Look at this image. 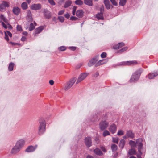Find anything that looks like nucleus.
Listing matches in <instances>:
<instances>
[{
  "label": "nucleus",
  "mask_w": 158,
  "mask_h": 158,
  "mask_svg": "<svg viewBox=\"0 0 158 158\" xmlns=\"http://www.w3.org/2000/svg\"><path fill=\"white\" fill-rule=\"evenodd\" d=\"M142 72V69H140L133 73L130 80V82H135L137 81L138 80Z\"/></svg>",
  "instance_id": "obj_1"
},
{
  "label": "nucleus",
  "mask_w": 158,
  "mask_h": 158,
  "mask_svg": "<svg viewBox=\"0 0 158 158\" xmlns=\"http://www.w3.org/2000/svg\"><path fill=\"white\" fill-rule=\"evenodd\" d=\"M46 123L44 120H42L39 123L38 128V134L40 135L43 134L45 131Z\"/></svg>",
  "instance_id": "obj_2"
},
{
  "label": "nucleus",
  "mask_w": 158,
  "mask_h": 158,
  "mask_svg": "<svg viewBox=\"0 0 158 158\" xmlns=\"http://www.w3.org/2000/svg\"><path fill=\"white\" fill-rule=\"evenodd\" d=\"M89 73L83 72L81 73L79 76L76 81V84H77L84 80L88 75Z\"/></svg>",
  "instance_id": "obj_3"
},
{
  "label": "nucleus",
  "mask_w": 158,
  "mask_h": 158,
  "mask_svg": "<svg viewBox=\"0 0 158 158\" xmlns=\"http://www.w3.org/2000/svg\"><path fill=\"white\" fill-rule=\"evenodd\" d=\"M76 81V78L75 77H73L65 85L64 89L67 90L70 89L75 83Z\"/></svg>",
  "instance_id": "obj_4"
},
{
  "label": "nucleus",
  "mask_w": 158,
  "mask_h": 158,
  "mask_svg": "<svg viewBox=\"0 0 158 158\" xmlns=\"http://www.w3.org/2000/svg\"><path fill=\"white\" fill-rule=\"evenodd\" d=\"M137 64V62L136 61H123L121 62L118 64V65H130L135 64Z\"/></svg>",
  "instance_id": "obj_5"
},
{
  "label": "nucleus",
  "mask_w": 158,
  "mask_h": 158,
  "mask_svg": "<svg viewBox=\"0 0 158 158\" xmlns=\"http://www.w3.org/2000/svg\"><path fill=\"white\" fill-rule=\"evenodd\" d=\"M137 144L139 143L138 152H139V154L137 155V157L138 158H142L140 156V155L142 154L141 152V149H142L143 147L142 140L141 139L138 140L137 141Z\"/></svg>",
  "instance_id": "obj_6"
},
{
  "label": "nucleus",
  "mask_w": 158,
  "mask_h": 158,
  "mask_svg": "<svg viewBox=\"0 0 158 158\" xmlns=\"http://www.w3.org/2000/svg\"><path fill=\"white\" fill-rule=\"evenodd\" d=\"M108 126V123L106 121H102L99 124V128L102 131L107 128Z\"/></svg>",
  "instance_id": "obj_7"
},
{
  "label": "nucleus",
  "mask_w": 158,
  "mask_h": 158,
  "mask_svg": "<svg viewBox=\"0 0 158 158\" xmlns=\"http://www.w3.org/2000/svg\"><path fill=\"white\" fill-rule=\"evenodd\" d=\"M9 6V3L6 1H3L0 5V11H2L5 10L6 7Z\"/></svg>",
  "instance_id": "obj_8"
},
{
  "label": "nucleus",
  "mask_w": 158,
  "mask_h": 158,
  "mask_svg": "<svg viewBox=\"0 0 158 158\" xmlns=\"http://www.w3.org/2000/svg\"><path fill=\"white\" fill-rule=\"evenodd\" d=\"M85 143L87 147H90L92 145L91 138L90 137L86 138L85 139Z\"/></svg>",
  "instance_id": "obj_9"
},
{
  "label": "nucleus",
  "mask_w": 158,
  "mask_h": 158,
  "mask_svg": "<svg viewBox=\"0 0 158 158\" xmlns=\"http://www.w3.org/2000/svg\"><path fill=\"white\" fill-rule=\"evenodd\" d=\"M25 141L23 139H21L18 141L16 144V145L21 149L24 145Z\"/></svg>",
  "instance_id": "obj_10"
},
{
  "label": "nucleus",
  "mask_w": 158,
  "mask_h": 158,
  "mask_svg": "<svg viewBox=\"0 0 158 158\" xmlns=\"http://www.w3.org/2000/svg\"><path fill=\"white\" fill-rule=\"evenodd\" d=\"M98 60V58L97 56L91 59L88 63V65L89 67H91L94 65L95 63Z\"/></svg>",
  "instance_id": "obj_11"
},
{
  "label": "nucleus",
  "mask_w": 158,
  "mask_h": 158,
  "mask_svg": "<svg viewBox=\"0 0 158 158\" xmlns=\"http://www.w3.org/2000/svg\"><path fill=\"white\" fill-rule=\"evenodd\" d=\"M41 7V5L40 4H33L31 6V8L33 10H37L40 9Z\"/></svg>",
  "instance_id": "obj_12"
},
{
  "label": "nucleus",
  "mask_w": 158,
  "mask_h": 158,
  "mask_svg": "<svg viewBox=\"0 0 158 158\" xmlns=\"http://www.w3.org/2000/svg\"><path fill=\"white\" fill-rule=\"evenodd\" d=\"M109 130L113 134L116 131L117 127L115 125L113 124L110 126Z\"/></svg>",
  "instance_id": "obj_13"
},
{
  "label": "nucleus",
  "mask_w": 158,
  "mask_h": 158,
  "mask_svg": "<svg viewBox=\"0 0 158 158\" xmlns=\"http://www.w3.org/2000/svg\"><path fill=\"white\" fill-rule=\"evenodd\" d=\"M37 148V145L35 146H29L26 150V151L27 152H31L34 151Z\"/></svg>",
  "instance_id": "obj_14"
},
{
  "label": "nucleus",
  "mask_w": 158,
  "mask_h": 158,
  "mask_svg": "<svg viewBox=\"0 0 158 158\" xmlns=\"http://www.w3.org/2000/svg\"><path fill=\"white\" fill-rule=\"evenodd\" d=\"M20 149L15 145L12 148L11 153L12 154H15L17 153L20 150Z\"/></svg>",
  "instance_id": "obj_15"
},
{
  "label": "nucleus",
  "mask_w": 158,
  "mask_h": 158,
  "mask_svg": "<svg viewBox=\"0 0 158 158\" xmlns=\"http://www.w3.org/2000/svg\"><path fill=\"white\" fill-rule=\"evenodd\" d=\"M27 19L28 21L32 22L33 19L31 16V11L30 10H27Z\"/></svg>",
  "instance_id": "obj_16"
},
{
  "label": "nucleus",
  "mask_w": 158,
  "mask_h": 158,
  "mask_svg": "<svg viewBox=\"0 0 158 158\" xmlns=\"http://www.w3.org/2000/svg\"><path fill=\"white\" fill-rule=\"evenodd\" d=\"M108 61V60L106 59L98 61L95 64V66H97L105 64Z\"/></svg>",
  "instance_id": "obj_17"
},
{
  "label": "nucleus",
  "mask_w": 158,
  "mask_h": 158,
  "mask_svg": "<svg viewBox=\"0 0 158 158\" xmlns=\"http://www.w3.org/2000/svg\"><path fill=\"white\" fill-rule=\"evenodd\" d=\"M44 27L43 26H40L37 28L35 31V36L36 34L39 33L42 31L44 29Z\"/></svg>",
  "instance_id": "obj_18"
},
{
  "label": "nucleus",
  "mask_w": 158,
  "mask_h": 158,
  "mask_svg": "<svg viewBox=\"0 0 158 158\" xmlns=\"http://www.w3.org/2000/svg\"><path fill=\"white\" fill-rule=\"evenodd\" d=\"M83 11L81 10H77L76 12V15L79 18H81L83 16Z\"/></svg>",
  "instance_id": "obj_19"
},
{
  "label": "nucleus",
  "mask_w": 158,
  "mask_h": 158,
  "mask_svg": "<svg viewBox=\"0 0 158 158\" xmlns=\"http://www.w3.org/2000/svg\"><path fill=\"white\" fill-rule=\"evenodd\" d=\"M157 75H158V72H156L153 73H150L148 75V78L150 79H153Z\"/></svg>",
  "instance_id": "obj_20"
},
{
  "label": "nucleus",
  "mask_w": 158,
  "mask_h": 158,
  "mask_svg": "<svg viewBox=\"0 0 158 158\" xmlns=\"http://www.w3.org/2000/svg\"><path fill=\"white\" fill-rule=\"evenodd\" d=\"M13 13L16 15H18L20 12V9L18 7H15L13 9Z\"/></svg>",
  "instance_id": "obj_21"
},
{
  "label": "nucleus",
  "mask_w": 158,
  "mask_h": 158,
  "mask_svg": "<svg viewBox=\"0 0 158 158\" xmlns=\"http://www.w3.org/2000/svg\"><path fill=\"white\" fill-rule=\"evenodd\" d=\"M126 135L127 137L132 139L134 137V135L131 131H128L127 132Z\"/></svg>",
  "instance_id": "obj_22"
},
{
  "label": "nucleus",
  "mask_w": 158,
  "mask_h": 158,
  "mask_svg": "<svg viewBox=\"0 0 158 158\" xmlns=\"http://www.w3.org/2000/svg\"><path fill=\"white\" fill-rule=\"evenodd\" d=\"M94 152L96 155L99 156H102L103 154L101 150L98 148H96L94 150Z\"/></svg>",
  "instance_id": "obj_23"
},
{
  "label": "nucleus",
  "mask_w": 158,
  "mask_h": 158,
  "mask_svg": "<svg viewBox=\"0 0 158 158\" xmlns=\"http://www.w3.org/2000/svg\"><path fill=\"white\" fill-rule=\"evenodd\" d=\"M124 43L123 42L120 43L114 46L113 48L114 49H119L124 46Z\"/></svg>",
  "instance_id": "obj_24"
},
{
  "label": "nucleus",
  "mask_w": 158,
  "mask_h": 158,
  "mask_svg": "<svg viewBox=\"0 0 158 158\" xmlns=\"http://www.w3.org/2000/svg\"><path fill=\"white\" fill-rule=\"evenodd\" d=\"M84 3L86 5L89 6L93 5L92 0H84Z\"/></svg>",
  "instance_id": "obj_25"
},
{
  "label": "nucleus",
  "mask_w": 158,
  "mask_h": 158,
  "mask_svg": "<svg viewBox=\"0 0 158 158\" xmlns=\"http://www.w3.org/2000/svg\"><path fill=\"white\" fill-rule=\"evenodd\" d=\"M104 3L106 8L107 9H109L110 8V5L109 0H104Z\"/></svg>",
  "instance_id": "obj_26"
},
{
  "label": "nucleus",
  "mask_w": 158,
  "mask_h": 158,
  "mask_svg": "<svg viewBox=\"0 0 158 158\" xmlns=\"http://www.w3.org/2000/svg\"><path fill=\"white\" fill-rule=\"evenodd\" d=\"M139 139H137L136 140V143H135V141H133L132 140H130L129 141V144H130V145L131 146V147H135L136 146V144H137L138 145V146H139V143L137 144V141Z\"/></svg>",
  "instance_id": "obj_27"
},
{
  "label": "nucleus",
  "mask_w": 158,
  "mask_h": 158,
  "mask_svg": "<svg viewBox=\"0 0 158 158\" xmlns=\"http://www.w3.org/2000/svg\"><path fill=\"white\" fill-rule=\"evenodd\" d=\"M72 3V2L70 0L67 1L64 5V7L65 8H67L70 6Z\"/></svg>",
  "instance_id": "obj_28"
},
{
  "label": "nucleus",
  "mask_w": 158,
  "mask_h": 158,
  "mask_svg": "<svg viewBox=\"0 0 158 158\" xmlns=\"http://www.w3.org/2000/svg\"><path fill=\"white\" fill-rule=\"evenodd\" d=\"M125 143V141L124 139L121 140L119 143L120 147L121 148H124Z\"/></svg>",
  "instance_id": "obj_29"
},
{
  "label": "nucleus",
  "mask_w": 158,
  "mask_h": 158,
  "mask_svg": "<svg viewBox=\"0 0 158 158\" xmlns=\"http://www.w3.org/2000/svg\"><path fill=\"white\" fill-rule=\"evenodd\" d=\"M14 66V64L13 63H10L8 66V70L9 71H12L13 69V67Z\"/></svg>",
  "instance_id": "obj_30"
},
{
  "label": "nucleus",
  "mask_w": 158,
  "mask_h": 158,
  "mask_svg": "<svg viewBox=\"0 0 158 158\" xmlns=\"http://www.w3.org/2000/svg\"><path fill=\"white\" fill-rule=\"evenodd\" d=\"M76 4L79 6H81L83 4V2L81 0H76L75 1Z\"/></svg>",
  "instance_id": "obj_31"
},
{
  "label": "nucleus",
  "mask_w": 158,
  "mask_h": 158,
  "mask_svg": "<svg viewBox=\"0 0 158 158\" xmlns=\"http://www.w3.org/2000/svg\"><path fill=\"white\" fill-rule=\"evenodd\" d=\"M97 17L98 19H103V13L100 12L98 13L97 15Z\"/></svg>",
  "instance_id": "obj_32"
},
{
  "label": "nucleus",
  "mask_w": 158,
  "mask_h": 158,
  "mask_svg": "<svg viewBox=\"0 0 158 158\" xmlns=\"http://www.w3.org/2000/svg\"><path fill=\"white\" fill-rule=\"evenodd\" d=\"M21 7L23 9L25 10L27 8V4L26 2H23L21 5Z\"/></svg>",
  "instance_id": "obj_33"
},
{
  "label": "nucleus",
  "mask_w": 158,
  "mask_h": 158,
  "mask_svg": "<svg viewBox=\"0 0 158 158\" xmlns=\"http://www.w3.org/2000/svg\"><path fill=\"white\" fill-rule=\"evenodd\" d=\"M136 153V151L134 149H131L129 151V154L130 155H132Z\"/></svg>",
  "instance_id": "obj_34"
},
{
  "label": "nucleus",
  "mask_w": 158,
  "mask_h": 158,
  "mask_svg": "<svg viewBox=\"0 0 158 158\" xmlns=\"http://www.w3.org/2000/svg\"><path fill=\"white\" fill-rule=\"evenodd\" d=\"M127 0H120L119 3V5L124 6L126 4Z\"/></svg>",
  "instance_id": "obj_35"
},
{
  "label": "nucleus",
  "mask_w": 158,
  "mask_h": 158,
  "mask_svg": "<svg viewBox=\"0 0 158 158\" xmlns=\"http://www.w3.org/2000/svg\"><path fill=\"white\" fill-rule=\"evenodd\" d=\"M111 148L112 150L113 151H115L117 149V146L115 144H112Z\"/></svg>",
  "instance_id": "obj_36"
},
{
  "label": "nucleus",
  "mask_w": 158,
  "mask_h": 158,
  "mask_svg": "<svg viewBox=\"0 0 158 158\" xmlns=\"http://www.w3.org/2000/svg\"><path fill=\"white\" fill-rule=\"evenodd\" d=\"M6 20L4 17V16L2 15H0V23L2 22V21H3L5 22L6 21Z\"/></svg>",
  "instance_id": "obj_37"
},
{
  "label": "nucleus",
  "mask_w": 158,
  "mask_h": 158,
  "mask_svg": "<svg viewBox=\"0 0 158 158\" xmlns=\"http://www.w3.org/2000/svg\"><path fill=\"white\" fill-rule=\"evenodd\" d=\"M128 49V47H125L122 48L120 50L118 51V52L119 53H122L123 52H124V51H126Z\"/></svg>",
  "instance_id": "obj_38"
},
{
  "label": "nucleus",
  "mask_w": 158,
  "mask_h": 158,
  "mask_svg": "<svg viewBox=\"0 0 158 158\" xmlns=\"http://www.w3.org/2000/svg\"><path fill=\"white\" fill-rule=\"evenodd\" d=\"M110 134L109 131L106 130H105L103 132V135L104 137H105L107 135H110Z\"/></svg>",
  "instance_id": "obj_39"
},
{
  "label": "nucleus",
  "mask_w": 158,
  "mask_h": 158,
  "mask_svg": "<svg viewBox=\"0 0 158 158\" xmlns=\"http://www.w3.org/2000/svg\"><path fill=\"white\" fill-rule=\"evenodd\" d=\"M58 19L61 22H63L64 21V18L63 16H60L58 17Z\"/></svg>",
  "instance_id": "obj_40"
},
{
  "label": "nucleus",
  "mask_w": 158,
  "mask_h": 158,
  "mask_svg": "<svg viewBox=\"0 0 158 158\" xmlns=\"http://www.w3.org/2000/svg\"><path fill=\"white\" fill-rule=\"evenodd\" d=\"M35 28V26L33 23H31L30 24V26L29 27V30L31 31L33 30Z\"/></svg>",
  "instance_id": "obj_41"
},
{
  "label": "nucleus",
  "mask_w": 158,
  "mask_h": 158,
  "mask_svg": "<svg viewBox=\"0 0 158 158\" xmlns=\"http://www.w3.org/2000/svg\"><path fill=\"white\" fill-rule=\"evenodd\" d=\"M112 140L114 143H118L119 141V138L118 137L113 138Z\"/></svg>",
  "instance_id": "obj_42"
},
{
  "label": "nucleus",
  "mask_w": 158,
  "mask_h": 158,
  "mask_svg": "<svg viewBox=\"0 0 158 158\" xmlns=\"http://www.w3.org/2000/svg\"><path fill=\"white\" fill-rule=\"evenodd\" d=\"M124 131H123L119 130L117 133V135H122L124 134Z\"/></svg>",
  "instance_id": "obj_43"
},
{
  "label": "nucleus",
  "mask_w": 158,
  "mask_h": 158,
  "mask_svg": "<svg viewBox=\"0 0 158 158\" xmlns=\"http://www.w3.org/2000/svg\"><path fill=\"white\" fill-rule=\"evenodd\" d=\"M6 35H7L8 36H9L10 37H12V34L10 31H5V35H6Z\"/></svg>",
  "instance_id": "obj_44"
},
{
  "label": "nucleus",
  "mask_w": 158,
  "mask_h": 158,
  "mask_svg": "<svg viewBox=\"0 0 158 158\" xmlns=\"http://www.w3.org/2000/svg\"><path fill=\"white\" fill-rule=\"evenodd\" d=\"M110 2L113 5L117 6L118 5L116 1L115 0H110Z\"/></svg>",
  "instance_id": "obj_45"
},
{
  "label": "nucleus",
  "mask_w": 158,
  "mask_h": 158,
  "mask_svg": "<svg viewBox=\"0 0 158 158\" xmlns=\"http://www.w3.org/2000/svg\"><path fill=\"white\" fill-rule=\"evenodd\" d=\"M58 49L61 51H64L66 50V47L64 46H62L59 48Z\"/></svg>",
  "instance_id": "obj_46"
},
{
  "label": "nucleus",
  "mask_w": 158,
  "mask_h": 158,
  "mask_svg": "<svg viewBox=\"0 0 158 158\" xmlns=\"http://www.w3.org/2000/svg\"><path fill=\"white\" fill-rule=\"evenodd\" d=\"M101 56L102 58H105L106 56V54L105 52H103L101 54Z\"/></svg>",
  "instance_id": "obj_47"
},
{
  "label": "nucleus",
  "mask_w": 158,
  "mask_h": 158,
  "mask_svg": "<svg viewBox=\"0 0 158 158\" xmlns=\"http://www.w3.org/2000/svg\"><path fill=\"white\" fill-rule=\"evenodd\" d=\"M49 2L52 5H54L55 3L53 0H48Z\"/></svg>",
  "instance_id": "obj_48"
},
{
  "label": "nucleus",
  "mask_w": 158,
  "mask_h": 158,
  "mask_svg": "<svg viewBox=\"0 0 158 158\" xmlns=\"http://www.w3.org/2000/svg\"><path fill=\"white\" fill-rule=\"evenodd\" d=\"M78 19L75 16H72L70 18V20L76 21Z\"/></svg>",
  "instance_id": "obj_49"
},
{
  "label": "nucleus",
  "mask_w": 158,
  "mask_h": 158,
  "mask_svg": "<svg viewBox=\"0 0 158 158\" xmlns=\"http://www.w3.org/2000/svg\"><path fill=\"white\" fill-rule=\"evenodd\" d=\"M17 29L18 31H21L22 30L21 27L19 25H18L17 26Z\"/></svg>",
  "instance_id": "obj_50"
},
{
  "label": "nucleus",
  "mask_w": 158,
  "mask_h": 158,
  "mask_svg": "<svg viewBox=\"0 0 158 158\" xmlns=\"http://www.w3.org/2000/svg\"><path fill=\"white\" fill-rule=\"evenodd\" d=\"M64 11H65L64 10H63L60 11L58 13V15H63L64 13Z\"/></svg>",
  "instance_id": "obj_51"
},
{
  "label": "nucleus",
  "mask_w": 158,
  "mask_h": 158,
  "mask_svg": "<svg viewBox=\"0 0 158 158\" xmlns=\"http://www.w3.org/2000/svg\"><path fill=\"white\" fill-rule=\"evenodd\" d=\"M100 12L102 13H103V12L104 11V7L103 6H102L100 8Z\"/></svg>",
  "instance_id": "obj_52"
},
{
  "label": "nucleus",
  "mask_w": 158,
  "mask_h": 158,
  "mask_svg": "<svg viewBox=\"0 0 158 158\" xmlns=\"http://www.w3.org/2000/svg\"><path fill=\"white\" fill-rule=\"evenodd\" d=\"M83 64V63H79V64H77L76 67V68L77 69H79V68Z\"/></svg>",
  "instance_id": "obj_53"
},
{
  "label": "nucleus",
  "mask_w": 158,
  "mask_h": 158,
  "mask_svg": "<svg viewBox=\"0 0 158 158\" xmlns=\"http://www.w3.org/2000/svg\"><path fill=\"white\" fill-rule=\"evenodd\" d=\"M69 48L72 51H74L76 50V48L75 47H69Z\"/></svg>",
  "instance_id": "obj_54"
},
{
  "label": "nucleus",
  "mask_w": 158,
  "mask_h": 158,
  "mask_svg": "<svg viewBox=\"0 0 158 158\" xmlns=\"http://www.w3.org/2000/svg\"><path fill=\"white\" fill-rule=\"evenodd\" d=\"M101 148L102 150V151L104 152H106V149L103 146H102L101 147Z\"/></svg>",
  "instance_id": "obj_55"
},
{
  "label": "nucleus",
  "mask_w": 158,
  "mask_h": 158,
  "mask_svg": "<svg viewBox=\"0 0 158 158\" xmlns=\"http://www.w3.org/2000/svg\"><path fill=\"white\" fill-rule=\"evenodd\" d=\"M2 25L3 26V27L6 28V29L7 28V26L6 24L5 23H4L3 22H2Z\"/></svg>",
  "instance_id": "obj_56"
},
{
  "label": "nucleus",
  "mask_w": 158,
  "mask_h": 158,
  "mask_svg": "<svg viewBox=\"0 0 158 158\" xmlns=\"http://www.w3.org/2000/svg\"><path fill=\"white\" fill-rule=\"evenodd\" d=\"M49 83L51 85H53L54 84V82L53 80H50L49 81Z\"/></svg>",
  "instance_id": "obj_57"
},
{
  "label": "nucleus",
  "mask_w": 158,
  "mask_h": 158,
  "mask_svg": "<svg viewBox=\"0 0 158 158\" xmlns=\"http://www.w3.org/2000/svg\"><path fill=\"white\" fill-rule=\"evenodd\" d=\"M64 16L66 18L68 19L69 18L70 15L69 14L67 13L64 15Z\"/></svg>",
  "instance_id": "obj_58"
},
{
  "label": "nucleus",
  "mask_w": 158,
  "mask_h": 158,
  "mask_svg": "<svg viewBox=\"0 0 158 158\" xmlns=\"http://www.w3.org/2000/svg\"><path fill=\"white\" fill-rule=\"evenodd\" d=\"M5 38L6 40L7 41H8L9 40L8 37L7 35H6V34L5 35Z\"/></svg>",
  "instance_id": "obj_59"
},
{
  "label": "nucleus",
  "mask_w": 158,
  "mask_h": 158,
  "mask_svg": "<svg viewBox=\"0 0 158 158\" xmlns=\"http://www.w3.org/2000/svg\"><path fill=\"white\" fill-rule=\"evenodd\" d=\"M26 40V38L25 36H23L21 39V40L23 41H25Z\"/></svg>",
  "instance_id": "obj_60"
},
{
  "label": "nucleus",
  "mask_w": 158,
  "mask_h": 158,
  "mask_svg": "<svg viewBox=\"0 0 158 158\" xmlns=\"http://www.w3.org/2000/svg\"><path fill=\"white\" fill-rule=\"evenodd\" d=\"M76 9H77V6H74L73 7V11H74V12H76Z\"/></svg>",
  "instance_id": "obj_61"
},
{
  "label": "nucleus",
  "mask_w": 158,
  "mask_h": 158,
  "mask_svg": "<svg viewBox=\"0 0 158 158\" xmlns=\"http://www.w3.org/2000/svg\"><path fill=\"white\" fill-rule=\"evenodd\" d=\"M87 158H94L93 157L90 155H88L87 157Z\"/></svg>",
  "instance_id": "obj_62"
},
{
  "label": "nucleus",
  "mask_w": 158,
  "mask_h": 158,
  "mask_svg": "<svg viewBox=\"0 0 158 158\" xmlns=\"http://www.w3.org/2000/svg\"><path fill=\"white\" fill-rule=\"evenodd\" d=\"M23 35H27V33L26 32V31H25V32H24L23 33Z\"/></svg>",
  "instance_id": "obj_63"
},
{
  "label": "nucleus",
  "mask_w": 158,
  "mask_h": 158,
  "mask_svg": "<svg viewBox=\"0 0 158 158\" xmlns=\"http://www.w3.org/2000/svg\"><path fill=\"white\" fill-rule=\"evenodd\" d=\"M130 158H136L135 157L133 156H131L130 157Z\"/></svg>",
  "instance_id": "obj_64"
}]
</instances>
